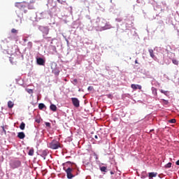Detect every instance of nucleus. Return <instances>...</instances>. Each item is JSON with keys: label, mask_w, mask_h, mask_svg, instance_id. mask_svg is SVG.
<instances>
[{"label": "nucleus", "mask_w": 179, "mask_h": 179, "mask_svg": "<svg viewBox=\"0 0 179 179\" xmlns=\"http://www.w3.org/2000/svg\"><path fill=\"white\" fill-rule=\"evenodd\" d=\"M1 128H2L3 131L4 132V134H6V130H5V127L1 126Z\"/></svg>", "instance_id": "c85d7f7f"}, {"label": "nucleus", "mask_w": 179, "mask_h": 179, "mask_svg": "<svg viewBox=\"0 0 179 179\" xmlns=\"http://www.w3.org/2000/svg\"><path fill=\"white\" fill-rule=\"evenodd\" d=\"M170 124H176V119H171L169 120Z\"/></svg>", "instance_id": "4be33fe9"}, {"label": "nucleus", "mask_w": 179, "mask_h": 179, "mask_svg": "<svg viewBox=\"0 0 179 179\" xmlns=\"http://www.w3.org/2000/svg\"><path fill=\"white\" fill-rule=\"evenodd\" d=\"M49 147L50 148V149H53V150H57L59 148H61V144L59 143V142L53 140L50 144H49Z\"/></svg>", "instance_id": "7ed1b4c3"}, {"label": "nucleus", "mask_w": 179, "mask_h": 179, "mask_svg": "<svg viewBox=\"0 0 179 179\" xmlns=\"http://www.w3.org/2000/svg\"><path fill=\"white\" fill-rule=\"evenodd\" d=\"M66 163H71V162H67Z\"/></svg>", "instance_id": "58836bf2"}, {"label": "nucleus", "mask_w": 179, "mask_h": 179, "mask_svg": "<svg viewBox=\"0 0 179 179\" xmlns=\"http://www.w3.org/2000/svg\"><path fill=\"white\" fill-rule=\"evenodd\" d=\"M11 33H17V30H16L15 29H11Z\"/></svg>", "instance_id": "cd10ccee"}, {"label": "nucleus", "mask_w": 179, "mask_h": 179, "mask_svg": "<svg viewBox=\"0 0 179 179\" xmlns=\"http://www.w3.org/2000/svg\"><path fill=\"white\" fill-rule=\"evenodd\" d=\"M157 173H155V172L149 173L150 178H153V177H157Z\"/></svg>", "instance_id": "f8f14e48"}, {"label": "nucleus", "mask_w": 179, "mask_h": 179, "mask_svg": "<svg viewBox=\"0 0 179 179\" xmlns=\"http://www.w3.org/2000/svg\"><path fill=\"white\" fill-rule=\"evenodd\" d=\"M45 126L48 127V128H51V123L50 122H45Z\"/></svg>", "instance_id": "5701e85b"}, {"label": "nucleus", "mask_w": 179, "mask_h": 179, "mask_svg": "<svg viewBox=\"0 0 179 179\" xmlns=\"http://www.w3.org/2000/svg\"><path fill=\"white\" fill-rule=\"evenodd\" d=\"M27 92H28L29 94H32V93H33V90L29 89V90H27Z\"/></svg>", "instance_id": "393cba45"}, {"label": "nucleus", "mask_w": 179, "mask_h": 179, "mask_svg": "<svg viewBox=\"0 0 179 179\" xmlns=\"http://www.w3.org/2000/svg\"><path fill=\"white\" fill-rule=\"evenodd\" d=\"M25 127H26V124H24V122H22L20 125V129H22V131H24Z\"/></svg>", "instance_id": "4468645a"}, {"label": "nucleus", "mask_w": 179, "mask_h": 179, "mask_svg": "<svg viewBox=\"0 0 179 179\" xmlns=\"http://www.w3.org/2000/svg\"><path fill=\"white\" fill-rule=\"evenodd\" d=\"M59 3H62V0H57Z\"/></svg>", "instance_id": "c756f323"}, {"label": "nucleus", "mask_w": 179, "mask_h": 179, "mask_svg": "<svg viewBox=\"0 0 179 179\" xmlns=\"http://www.w3.org/2000/svg\"><path fill=\"white\" fill-rule=\"evenodd\" d=\"M17 138H19V139H24V138H26V134H24V132L23 131L19 132L17 134Z\"/></svg>", "instance_id": "1a4fd4ad"}, {"label": "nucleus", "mask_w": 179, "mask_h": 179, "mask_svg": "<svg viewBox=\"0 0 179 179\" xmlns=\"http://www.w3.org/2000/svg\"><path fill=\"white\" fill-rule=\"evenodd\" d=\"M160 92H161V93H162L163 94H165V95L167 94V91H164V90H161Z\"/></svg>", "instance_id": "a878e982"}, {"label": "nucleus", "mask_w": 179, "mask_h": 179, "mask_svg": "<svg viewBox=\"0 0 179 179\" xmlns=\"http://www.w3.org/2000/svg\"><path fill=\"white\" fill-rule=\"evenodd\" d=\"M50 108L52 111H57V106L51 104Z\"/></svg>", "instance_id": "ddd939ff"}, {"label": "nucleus", "mask_w": 179, "mask_h": 179, "mask_svg": "<svg viewBox=\"0 0 179 179\" xmlns=\"http://www.w3.org/2000/svg\"><path fill=\"white\" fill-rule=\"evenodd\" d=\"M45 105H44V103H39L38 104V108L39 110H43V108H45Z\"/></svg>", "instance_id": "6ab92c4d"}, {"label": "nucleus", "mask_w": 179, "mask_h": 179, "mask_svg": "<svg viewBox=\"0 0 179 179\" xmlns=\"http://www.w3.org/2000/svg\"><path fill=\"white\" fill-rule=\"evenodd\" d=\"M135 64H138V60H135Z\"/></svg>", "instance_id": "4c0bfd02"}, {"label": "nucleus", "mask_w": 179, "mask_h": 179, "mask_svg": "<svg viewBox=\"0 0 179 179\" xmlns=\"http://www.w3.org/2000/svg\"><path fill=\"white\" fill-rule=\"evenodd\" d=\"M52 50L55 52H57V48H55V46H52Z\"/></svg>", "instance_id": "bb28decb"}, {"label": "nucleus", "mask_w": 179, "mask_h": 179, "mask_svg": "<svg viewBox=\"0 0 179 179\" xmlns=\"http://www.w3.org/2000/svg\"><path fill=\"white\" fill-rule=\"evenodd\" d=\"M43 155H44V156H47V152L43 151Z\"/></svg>", "instance_id": "2f4dec72"}, {"label": "nucleus", "mask_w": 179, "mask_h": 179, "mask_svg": "<svg viewBox=\"0 0 179 179\" xmlns=\"http://www.w3.org/2000/svg\"><path fill=\"white\" fill-rule=\"evenodd\" d=\"M92 89V87H88V90H90Z\"/></svg>", "instance_id": "e433bc0d"}, {"label": "nucleus", "mask_w": 179, "mask_h": 179, "mask_svg": "<svg viewBox=\"0 0 179 179\" xmlns=\"http://www.w3.org/2000/svg\"><path fill=\"white\" fill-rule=\"evenodd\" d=\"M110 174L113 176L114 174V172L110 171Z\"/></svg>", "instance_id": "c9c22d12"}, {"label": "nucleus", "mask_w": 179, "mask_h": 179, "mask_svg": "<svg viewBox=\"0 0 179 179\" xmlns=\"http://www.w3.org/2000/svg\"><path fill=\"white\" fill-rule=\"evenodd\" d=\"M16 8H18V9H20L21 10H23L24 8L27 6V3H15Z\"/></svg>", "instance_id": "39448f33"}, {"label": "nucleus", "mask_w": 179, "mask_h": 179, "mask_svg": "<svg viewBox=\"0 0 179 179\" xmlns=\"http://www.w3.org/2000/svg\"><path fill=\"white\" fill-rule=\"evenodd\" d=\"M171 163L169 162L167 164L165 165L166 169H170L171 167Z\"/></svg>", "instance_id": "aec40b11"}, {"label": "nucleus", "mask_w": 179, "mask_h": 179, "mask_svg": "<svg viewBox=\"0 0 179 179\" xmlns=\"http://www.w3.org/2000/svg\"><path fill=\"white\" fill-rule=\"evenodd\" d=\"M19 55H17L18 57H20V52H18Z\"/></svg>", "instance_id": "f704fd0d"}, {"label": "nucleus", "mask_w": 179, "mask_h": 179, "mask_svg": "<svg viewBox=\"0 0 179 179\" xmlns=\"http://www.w3.org/2000/svg\"><path fill=\"white\" fill-rule=\"evenodd\" d=\"M153 92H155V94H157V90L154 89V90H153Z\"/></svg>", "instance_id": "7c9ffc66"}, {"label": "nucleus", "mask_w": 179, "mask_h": 179, "mask_svg": "<svg viewBox=\"0 0 179 179\" xmlns=\"http://www.w3.org/2000/svg\"><path fill=\"white\" fill-rule=\"evenodd\" d=\"M73 85H77L78 84V79L75 78L73 80Z\"/></svg>", "instance_id": "b1692460"}, {"label": "nucleus", "mask_w": 179, "mask_h": 179, "mask_svg": "<svg viewBox=\"0 0 179 179\" xmlns=\"http://www.w3.org/2000/svg\"><path fill=\"white\" fill-rule=\"evenodd\" d=\"M100 170L102 173H107V167L106 166L100 167Z\"/></svg>", "instance_id": "dca6fc26"}, {"label": "nucleus", "mask_w": 179, "mask_h": 179, "mask_svg": "<svg viewBox=\"0 0 179 179\" xmlns=\"http://www.w3.org/2000/svg\"><path fill=\"white\" fill-rule=\"evenodd\" d=\"M95 139H99V136L97 135L94 136Z\"/></svg>", "instance_id": "473e14b6"}, {"label": "nucleus", "mask_w": 179, "mask_h": 179, "mask_svg": "<svg viewBox=\"0 0 179 179\" xmlns=\"http://www.w3.org/2000/svg\"><path fill=\"white\" fill-rule=\"evenodd\" d=\"M71 101L74 107L78 108L79 107V106H80L79 99H78L77 98H71Z\"/></svg>", "instance_id": "423d86ee"}, {"label": "nucleus", "mask_w": 179, "mask_h": 179, "mask_svg": "<svg viewBox=\"0 0 179 179\" xmlns=\"http://www.w3.org/2000/svg\"><path fill=\"white\" fill-rule=\"evenodd\" d=\"M64 170H65L67 174V178L69 179L73 178L74 176L72 175L73 169L71 168H68L67 169H65V167H64Z\"/></svg>", "instance_id": "20e7f679"}, {"label": "nucleus", "mask_w": 179, "mask_h": 179, "mask_svg": "<svg viewBox=\"0 0 179 179\" xmlns=\"http://www.w3.org/2000/svg\"><path fill=\"white\" fill-rule=\"evenodd\" d=\"M172 62L174 64V65H178V62L177 59H173Z\"/></svg>", "instance_id": "412c9836"}, {"label": "nucleus", "mask_w": 179, "mask_h": 179, "mask_svg": "<svg viewBox=\"0 0 179 179\" xmlns=\"http://www.w3.org/2000/svg\"><path fill=\"white\" fill-rule=\"evenodd\" d=\"M177 166H179V159L176 162Z\"/></svg>", "instance_id": "72a5a7b5"}, {"label": "nucleus", "mask_w": 179, "mask_h": 179, "mask_svg": "<svg viewBox=\"0 0 179 179\" xmlns=\"http://www.w3.org/2000/svg\"><path fill=\"white\" fill-rule=\"evenodd\" d=\"M29 156H33L34 155V149L31 148L28 152Z\"/></svg>", "instance_id": "f3484780"}, {"label": "nucleus", "mask_w": 179, "mask_h": 179, "mask_svg": "<svg viewBox=\"0 0 179 179\" xmlns=\"http://www.w3.org/2000/svg\"><path fill=\"white\" fill-rule=\"evenodd\" d=\"M36 62H37L38 65L43 66L44 64H45V60H44V59H43L41 57H38L36 59Z\"/></svg>", "instance_id": "0eeeda50"}, {"label": "nucleus", "mask_w": 179, "mask_h": 179, "mask_svg": "<svg viewBox=\"0 0 179 179\" xmlns=\"http://www.w3.org/2000/svg\"><path fill=\"white\" fill-rule=\"evenodd\" d=\"M131 89H134V90H136V89H138L139 90H141L142 89V86L140 85H135V84H132L131 85Z\"/></svg>", "instance_id": "6e6552de"}, {"label": "nucleus", "mask_w": 179, "mask_h": 179, "mask_svg": "<svg viewBox=\"0 0 179 179\" xmlns=\"http://www.w3.org/2000/svg\"><path fill=\"white\" fill-rule=\"evenodd\" d=\"M15 106V103L12 101H8V108H13V106Z\"/></svg>", "instance_id": "9b49d317"}, {"label": "nucleus", "mask_w": 179, "mask_h": 179, "mask_svg": "<svg viewBox=\"0 0 179 179\" xmlns=\"http://www.w3.org/2000/svg\"><path fill=\"white\" fill-rule=\"evenodd\" d=\"M22 166V162L19 160H13L10 162V166L13 170L15 169H19Z\"/></svg>", "instance_id": "f257e3e1"}, {"label": "nucleus", "mask_w": 179, "mask_h": 179, "mask_svg": "<svg viewBox=\"0 0 179 179\" xmlns=\"http://www.w3.org/2000/svg\"><path fill=\"white\" fill-rule=\"evenodd\" d=\"M43 33L45 36H47L48 34V33H50V29H48V27H43Z\"/></svg>", "instance_id": "9d476101"}, {"label": "nucleus", "mask_w": 179, "mask_h": 179, "mask_svg": "<svg viewBox=\"0 0 179 179\" xmlns=\"http://www.w3.org/2000/svg\"><path fill=\"white\" fill-rule=\"evenodd\" d=\"M148 51H149V53H150V55L151 58H155V53L153 52V50L150 49Z\"/></svg>", "instance_id": "2eb2a0df"}, {"label": "nucleus", "mask_w": 179, "mask_h": 179, "mask_svg": "<svg viewBox=\"0 0 179 179\" xmlns=\"http://www.w3.org/2000/svg\"><path fill=\"white\" fill-rule=\"evenodd\" d=\"M99 27H101L102 30H108V29H111V24L107 23L106 20H102L99 24Z\"/></svg>", "instance_id": "f03ea898"}, {"label": "nucleus", "mask_w": 179, "mask_h": 179, "mask_svg": "<svg viewBox=\"0 0 179 179\" xmlns=\"http://www.w3.org/2000/svg\"><path fill=\"white\" fill-rule=\"evenodd\" d=\"M27 47H28L29 50H31V48H33V43L28 42Z\"/></svg>", "instance_id": "a211bd4d"}]
</instances>
